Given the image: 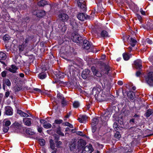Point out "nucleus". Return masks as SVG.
Here are the masks:
<instances>
[{"label":"nucleus","mask_w":153,"mask_h":153,"mask_svg":"<svg viewBox=\"0 0 153 153\" xmlns=\"http://www.w3.org/2000/svg\"><path fill=\"white\" fill-rule=\"evenodd\" d=\"M146 80L147 84L150 86H153V72H149L146 77Z\"/></svg>","instance_id":"nucleus-1"},{"label":"nucleus","mask_w":153,"mask_h":153,"mask_svg":"<svg viewBox=\"0 0 153 153\" xmlns=\"http://www.w3.org/2000/svg\"><path fill=\"white\" fill-rule=\"evenodd\" d=\"M77 17L78 19L81 21H84L85 20L87 19H92L93 17L92 16H88L84 13H79L77 14Z\"/></svg>","instance_id":"nucleus-2"},{"label":"nucleus","mask_w":153,"mask_h":153,"mask_svg":"<svg viewBox=\"0 0 153 153\" xmlns=\"http://www.w3.org/2000/svg\"><path fill=\"white\" fill-rule=\"evenodd\" d=\"M72 39L74 42L77 43H80L83 42L82 37L79 34L74 33H72Z\"/></svg>","instance_id":"nucleus-3"},{"label":"nucleus","mask_w":153,"mask_h":153,"mask_svg":"<svg viewBox=\"0 0 153 153\" xmlns=\"http://www.w3.org/2000/svg\"><path fill=\"white\" fill-rule=\"evenodd\" d=\"M77 4L79 7L81 9L82 12H85L86 10V5L83 0H76Z\"/></svg>","instance_id":"nucleus-4"},{"label":"nucleus","mask_w":153,"mask_h":153,"mask_svg":"<svg viewBox=\"0 0 153 153\" xmlns=\"http://www.w3.org/2000/svg\"><path fill=\"white\" fill-rule=\"evenodd\" d=\"M93 150L92 146L89 144L88 146H85L83 149L82 153H91Z\"/></svg>","instance_id":"nucleus-5"},{"label":"nucleus","mask_w":153,"mask_h":153,"mask_svg":"<svg viewBox=\"0 0 153 153\" xmlns=\"http://www.w3.org/2000/svg\"><path fill=\"white\" fill-rule=\"evenodd\" d=\"M90 71L88 69H85L83 71L82 74V78L84 79H85L87 78H88L90 75Z\"/></svg>","instance_id":"nucleus-6"},{"label":"nucleus","mask_w":153,"mask_h":153,"mask_svg":"<svg viewBox=\"0 0 153 153\" xmlns=\"http://www.w3.org/2000/svg\"><path fill=\"white\" fill-rule=\"evenodd\" d=\"M111 70V68L108 65L104 64V69L102 70V72L103 73L108 74L109 72Z\"/></svg>","instance_id":"nucleus-7"},{"label":"nucleus","mask_w":153,"mask_h":153,"mask_svg":"<svg viewBox=\"0 0 153 153\" xmlns=\"http://www.w3.org/2000/svg\"><path fill=\"white\" fill-rule=\"evenodd\" d=\"M134 67L136 69L140 70V69H141L142 67L141 61L140 59H137L134 61Z\"/></svg>","instance_id":"nucleus-8"},{"label":"nucleus","mask_w":153,"mask_h":153,"mask_svg":"<svg viewBox=\"0 0 153 153\" xmlns=\"http://www.w3.org/2000/svg\"><path fill=\"white\" fill-rule=\"evenodd\" d=\"M7 58L6 54L2 52H0V62L4 65L5 66L6 65L5 62L2 60H5Z\"/></svg>","instance_id":"nucleus-9"},{"label":"nucleus","mask_w":153,"mask_h":153,"mask_svg":"<svg viewBox=\"0 0 153 153\" xmlns=\"http://www.w3.org/2000/svg\"><path fill=\"white\" fill-rule=\"evenodd\" d=\"M58 17L60 20L63 21H67L69 18L68 16L65 13L60 14Z\"/></svg>","instance_id":"nucleus-10"},{"label":"nucleus","mask_w":153,"mask_h":153,"mask_svg":"<svg viewBox=\"0 0 153 153\" xmlns=\"http://www.w3.org/2000/svg\"><path fill=\"white\" fill-rule=\"evenodd\" d=\"M91 69L94 75L98 77H100L102 76L101 73H100L98 71L96 70L94 67H92L91 68Z\"/></svg>","instance_id":"nucleus-11"},{"label":"nucleus","mask_w":153,"mask_h":153,"mask_svg":"<svg viewBox=\"0 0 153 153\" xmlns=\"http://www.w3.org/2000/svg\"><path fill=\"white\" fill-rule=\"evenodd\" d=\"M91 47V45L89 42L86 40H84L83 41V47L86 50L89 49Z\"/></svg>","instance_id":"nucleus-12"},{"label":"nucleus","mask_w":153,"mask_h":153,"mask_svg":"<svg viewBox=\"0 0 153 153\" xmlns=\"http://www.w3.org/2000/svg\"><path fill=\"white\" fill-rule=\"evenodd\" d=\"M12 108L10 106H8L5 108V114L8 115H12L13 112Z\"/></svg>","instance_id":"nucleus-13"},{"label":"nucleus","mask_w":153,"mask_h":153,"mask_svg":"<svg viewBox=\"0 0 153 153\" xmlns=\"http://www.w3.org/2000/svg\"><path fill=\"white\" fill-rule=\"evenodd\" d=\"M85 145V141L82 139L80 140L78 142V146L79 149L82 148Z\"/></svg>","instance_id":"nucleus-14"},{"label":"nucleus","mask_w":153,"mask_h":153,"mask_svg":"<svg viewBox=\"0 0 153 153\" xmlns=\"http://www.w3.org/2000/svg\"><path fill=\"white\" fill-rule=\"evenodd\" d=\"M87 118L88 117L86 115H82L79 117L78 120L79 122L81 123H84L86 122Z\"/></svg>","instance_id":"nucleus-15"},{"label":"nucleus","mask_w":153,"mask_h":153,"mask_svg":"<svg viewBox=\"0 0 153 153\" xmlns=\"http://www.w3.org/2000/svg\"><path fill=\"white\" fill-rule=\"evenodd\" d=\"M32 119L30 118H28L24 119L23 121L25 123V125L27 126H30L31 124Z\"/></svg>","instance_id":"nucleus-16"},{"label":"nucleus","mask_w":153,"mask_h":153,"mask_svg":"<svg viewBox=\"0 0 153 153\" xmlns=\"http://www.w3.org/2000/svg\"><path fill=\"white\" fill-rule=\"evenodd\" d=\"M77 146V143L76 141H72L71 142V143L70 144L69 147L71 151H73L75 149Z\"/></svg>","instance_id":"nucleus-17"},{"label":"nucleus","mask_w":153,"mask_h":153,"mask_svg":"<svg viewBox=\"0 0 153 153\" xmlns=\"http://www.w3.org/2000/svg\"><path fill=\"white\" fill-rule=\"evenodd\" d=\"M98 97L102 101H106L108 99L107 95L104 92H102L101 95H98Z\"/></svg>","instance_id":"nucleus-18"},{"label":"nucleus","mask_w":153,"mask_h":153,"mask_svg":"<svg viewBox=\"0 0 153 153\" xmlns=\"http://www.w3.org/2000/svg\"><path fill=\"white\" fill-rule=\"evenodd\" d=\"M100 119V117H97V118H94L92 121V126H96V125L98 123L99 120Z\"/></svg>","instance_id":"nucleus-19"},{"label":"nucleus","mask_w":153,"mask_h":153,"mask_svg":"<svg viewBox=\"0 0 153 153\" xmlns=\"http://www.w3.org/2000/svg\"><path fill=\"white\" fill-rule=\"evenodd\" d=\"M17 67L15 65H11V68H9L8 69V70L12 73H15L16 72V70L18 69Z\"/></svg>","instance_id":"nucleus-20"},{"label":"nucleus","mask_w":153,"mask_h":153,"mask_svg":"<svg viewBox=\"0 0 153 153\" xmlns=\"http://www.w3.org/2000/svg\"><path fill=\"white\" fill-rule=\"evenodd\" d=\"M56 75L58 78H63L64 77V74L59 71H58L56 73Z\"/></svg>","instance_id":"nucleus-21"},{"label":"nucleus","mask_w":153,"mask_h":153,"mask_svg":"<svg viewBox=\"0 0 153 153\" xmlns=\"http://www.w3.org/2000/svg\"><path fill=\"white\" fill-rule=\"evenodd\" d=\"M48 4V2L44 0L40 1L38 3V5L40 7H43Z\"/></svg>","instance_id":"nucleus-22"},{"label":"nucleus","mask_w":153,"mask_h":153,"mask_svg":"<svg viewBox=\"0 0 153 153\" xmlns=\"http://www.w3.org/2000/svg\"><path fill=\"white\" fill-rule=\"evenodd\" d=\"M63 121L62 120L57 119L55 120L54 123H53V128H55L56 127V124H59L62 123Z\"/></svg>","instance_id":"nucleus-23"},{"label":"nucleus","mask_w":153,"mask_h":153,"mask_svg":"<svg viewBox=\"0 0 153 153\" xmlns=\"http://www.w3.org/2000/svg\"><path fill=\"white\" fill-rule=\"evenodd\" d=\"M12 126L14 128L19 129H20L22 127L21 124L17 122H15L13 124Z\"/></svg>","instance_id":"nucleus-24"},{"label":"nucleus","mask_w":153,"mask_h":153,"mask_svg":"<svg viewBox=\"0 0 153 153\" xmlns=\"http://www.w3.org/2000/svg\"><path fill=\"white\" fill-rule=\"evenodd\" d=\"M17 113L20 114L21 116L24 117H28L29 115L27 114L22 111L21 110H18L17 111Z\"/></svg>","instance_id":"nucleus-25"},{"label":"nucleus","mask_w":153,"mask_h":153,"mask_svg":"<svg viewBox=\"0 0 153 153\" xmlns=\"http://www.w3.org/2000/svg\"><path fill=\"white\" fill-rule=\"evenodd\" d=\"M57 101L58 102V103H59L60 101L63 100H64V99H65V98L62 96V94L60 93H58L57 94Z\"/></svg>","instance_id":"nucleus-26"},{"label":"nucleus","mask_w":153,"mask_h":153,"mask_svg":"<svg viewBox=\"0 0 153 153\" xmlns=\"http://www.w3.org/2000/svg\"><path fill=\"white\" fill-rule=\"evenodd\" d=\"M3 83L6 85L8 86H10L11 85V83L10 80L7 79H5L2 80Z\"/></svg>","instance_id":"nucleus-27"},{"label":"nucleus","mask_w":153,"mask_h":153,"mask_svg":"<svg viewBox=\"0 0 153 153\" xmlns=\"http://www.w3.org/2000/svg\"><path fill=\"white\" fill-rule=\"evenodd\" d=\"M146 117H149L150 115H153V110L149 109L147 110L145 114Z\"/></svg>","instance_id":"nucleus-28"},{"label":"nucleus","mask_w":153,"mask_h":153,"mask_svg":"<svg viewBox=\"0 0 153 153\" xmlns=\"http://www.w3.org/2000/svg\"><path fill=\"white\" fill-rule=\"evenodd\" d=\"M100 34L101 36L103 38L108 37L109 36L108 33L106 31L104 30H102L101 31Z\"/></svg>","instance_id":"nucleus-29"},{"label":"nucleus","mask_w":153,"mask_h":153,"mask_svg":"<svg viewBox=\"0 0 153 153\" xmlns=\"http://www.w3.org/2000/svg\"><path fill=\"white\" fill-rule=\"evenodd\" d=\"M56 133L59 135L63 136H64V134L62 133L61 131V128L59 126H58L56 128Z\"/></svg>","instance_id":"nucleus-30"},{"label":"nucleus","mask_w":153,"mask_h":153,"mask_svg":"<svg viewBox=\"0 0 153 153\" xmlns=\"http://www.w3.org/2000/svg\"><path fill=\"white\" fill-rule=\"evenodd\" d=\"M26 132L27 134L29 135H32L35 134V132L32 131V130L30 128L26 129Z\"/></svg>","instance_id":"nucleus-31"},{"label":"nucleus","mask_w":153,"mask_h":153,"mask_svg":"<svg viewBox=\"0 0 153 153\" xmlns=\"http://www.w3.org/2000/svg\"><path fill=\"white\" fill-rule=\"evenodd\" d=\"M134 93L133 91H130L128 92L127 94V96L128 98H130L131 100H133L134 98Z\"/></svg>","instance_id":"nucleus-32"},{"label":"nucleus","mask_w":153,"mask_h":153,"mask_svg":"<svg viewBox=\"0 0 153 153\" xmlns=\"http://www.w3.org/2000/svg\"><path fill=\"white\" fill-rule=\"evenodd\" d=\"M45 15V12L44 11H39L38 13L37 17H42Z\"/></svg>","instance_id":"nucleus-33"},{"label":"nucleus","mask_w":153,"mask_h":153,"mask_svg":"<svg viewBox=\"0 0 153 153\" xmlns=\"http://www.w3.org/2000/svg\"><path fill=\"white\" fill-rule=\"evenodd\" d=\"M71 24L72 25L73 28H75L77 27V24L76 23V21L74 20L73 19L71 21Z\"/></svg>","instance_id":"nucleus-34"},{"label":"nucleus","mask_w":153,"mask_h":153,"mask_svg":"<svg viewBox=\"0 0 153 153\" xmlns=\"http://www.w3.org/2000/svg\"><path fill=\"white\" fill-rule=\"evenodd\" d=\"M99 89L97 88H94L92 90L93 94H95V95H97V96H98V94H99L100 91H99ZM99 90H100V89Z\"/></svg>","instance_id":"nucleus-35"},{"label":"nucleus","mask_w":153,"mask_h":153,"mask_svg":"<svg viewBox=\"0 0 153 153\" xmlns=\"http://www.w3.org/2000/svg\"><path fill=\"white\" fill-rule=\"evenodd\" d=\"M50 143V147L52 150H54L55 148V145L53 142V140L52 139H51L49 141Z\"/></svg>","instance_id":"nucleus-36"},{"label":"nucleus","mask_w":153,"mask_h":153,"mask_svg":"<svg viewBox=\"0 0 153 153\" xmlns=\"http://www.w3.org/2000/svg\"><path fill=\"white\" fill-rule=\"evenodd\" d=\"M67 101L65 100V98L60 102L61 103L62 106L63 107L67 105Z\"/></svg>","instance_id":"nucleus-37"},{"label":"nucleus","mask_w":153,"mask_h":153,"mask_svg":"<svg viewBox=\"0 0 153 153\" xmlns=\"http://www.w3.org/2000/svg\"><path fill=\"white\" fill-rule=\"evenodd\" d=\"M124 59L125 60H128L130 58V57L127 53H125L123 54Z\"/></svg>","instance_id":"nucleus-38"},{"label":"nucleus","mask_w":153,"mask_h":153,"mask_svg":"<svg viewBox=\"0 0 153 153\" xmlns=\"http://www.w3.org/2000/svg\"><path fill=\"white\" fill-rule=\"evenodd\" d=\"M10 39V37L9 35H5L3 37V40L7 42H8V41Z\"/></svg>","instance_id":"nucleus-39"},{"label":"nucleus","mask_w":153,"mask_h":153,"mask_svg":"<svg viewBox=\"0 0 153 153\" xmlns=\"http://www.w3.org/2000/svg\"><path fill=\"white\" fill-rule=\"evenodd\" d=\"M39 143L41 146H43L45 144V142L44 139H38Z\"/></svg>","instance_id":"nucleus-40"},{"label":"nucleus","mask_w":153,"mask_h":153,"mask_svg":"<svg viewBox=\"0 0 153 153\" xmlns=\"http://www.w3.org/2000/svg\"><path fill=\"white\" fill-rule=\"evenodd\" d=\"M55 142L57 147L60 148L62 147V142L61 141H55Z\"/></svg>","instance_id":"nucleus-41"},{"label":"nucleus","mask_w":153,"mask_h":153,"mask_svg":"<svg viewBox=\"0 0 153 153\" xmlns=\"http://www.w3.org/2000/svg\"><path fill=\"white\" fill-rule=\"evenodd\" d=\"M147 28L148 29H153V25L149 22H148L147 24Z\"/></svg>","instance_id":"nucleus-42"},{"label":"nucleus","mask_w":153,"mask_h":153,"mask_svg":"<svg viewBox=\"0 0 153 153\" xmlns=\"http://www.w3.org/2000/svg\"><path fill=\"white\" fill-rule=\"evenodd\" d=\"M9 129V127L3 125V130L4 133H7Z\"/></svg>","instance_id":"nucleus-43"},{"label":"nucleus","mask_w":153,"mask_h":153,"mask_svg":"<svg viewBox=\"0 0 153 153\" xmlns=\"http://www.w3.org/2000/svg\"><path fill=\"white\" fill-rule=\"evenodd\" d=\"M43 126L45 128H48L51 127V125L49 123H44Z\"/></svg>","instance_id":"nucleus-44"},{"label":"nucleus","mask_w":153,"mask_h":153,"mask_svg":"<svg viewBox=\"0 0 153 153\" xmlns=\"http://www.w3.org/2000/svg\"><path fill=\"white\" fill-rule=\"evenodd\" d=\"M73 105L74 108H77L79 106V103L78 101H75L73 103Z\"/></svg>","instance_id":"nucleus-45"},{"label":"nucleus","mask_w":153,"mask_h":153,"mask_svg":"<svg viewBox=\"0 0 153 153\" xmlns=\"http://www.w3.org/2000/svg\"><path fill=\"white\" fill-rule=\"evenodd\" d=\"M46 74H39V76L41 79H43L46 77Z\"/></svg>","instance_id":"nucleus-46"},{"label":"nucleus","mask_w":153,"mask_h":153,"mask_svg":"<svg viewBox=\"0 0 153 153\" xmlns=\"http://www.w3.org/2000/svg\"><path fill=\"white\" fill-rule=\"evenodd\" d=\"M131 42H132V43L131 44V46L133 47H134L137 42L136 41L135 39L132 38H131Z\"/></svg>","instance_id":"nucleus-47"},{"label":"nucleus","mask_w":153,"mask_h":153,"mask_svg":"<svg viewBox=\"0 0 153 153\" xmlns=\"http://www.w3.org/2000/svg\"><path fill=\"white\" fill-rule=\"evenodd\" d=\"M114 137L115 138L119 139L121 137V135L119 132H117L115 134Z\"/></svg>","instance_id":"nucleus-48"},{"label":"nucleus","mask_w":153,"mask_h":153,"mask_svg":"<svg viewBox=\"0 0 153 153\" xmlns=\"http://www.w3.org/2000/svg\"><path fill=\"white\" fill-rule=\"evenodd\" d=\"M11 122L9 120L6 121L5 122V123L4 124H3V125H4L6 126H8L10 125Z\"/></svg>","instance_id":"nucleus-49"},{"label":"nucleus","mask_w":153,"mask_h":153,"mask_svg":"<svg viewBox=\"0 0 153 153\" xmlns=\"http://www.w3.org/2000/svg\"><path fill=\"white\" fill-rule=\"evenodd\" d=\"M65 126H68L71 128H73V126L71 124H70V123H69L68 122H66L65 123Z\"/></svg>","instance_id":"nucleus-50"},{"label":"nucleus","mask_w":153,"mask_h":153,"mask_svg":"<svg viewBox=\"0 0 153 153\" xmlns=\"http://www.w3.org/2000/svg\"><path fill=\"white\" fill-rule=\"evenodd\" d=\"M24 48V45H20L19 46V50L20 51H23Z\"/></svg>","instance_id":"nucleus-51"},{"label":"nucleus","mask_w":153,"mask_h":153,"mask_svg":"<svg viewBox=\"0 0 153 153\" xmlns=\"http://www.w3.org/2000/svg\"><path fill=\"white\" fill-rule=\"evenodd\" d=\"M97 130V127L96 126H92V131L93 133H94Z\"/></svg>","instance_id":"nucleus-52"},{"label":"nucleus","mask_w":153,"mask_h":153,"mask_svg":"<svg viewBox=\"0 0 153 153\" xmlns=\"http://www.w3.org/2000/svg\"><path fill=\"white\" fill-rule=\"evenodd\" d=\"M141 69H140H140H139V71H137L136 72V75L137 76H139L141 74V72L142 71Z\"/></svg>","instance_id":"nucleus-53"},{"label":"nucleus","mask_w":153,"mask_h":153,"mask_svg":"<svg viewBox=\"0 0 153 153\" xmlns=\"http://www.w3.org/2000/svg\"><path fill=\"white\" fill-rule=\"evenodd\" d=\"M55 141H58L59 139V137L57 134H55L54 135Z\"/></svg>","instance_id":"nucleus-54"},{"label":"nucleus","mask_w":153,"mask_h":153,"mask_svg":"<svg viewBox=\"0 0 153 153\" xmlns=\"http://www.w3.org/2000/svg\"><path fill=\"white\" fill-rule=\"evenodd\" d=\"M10 94V92L8 91V90H7V91L5 93L4 97L5 98L8 97Z\"/></svg>","instance_id":"nucleus-55"},{"label":"nucleus","mask_w":153,"mask_h":153,"mask_svg":"<svg viewBox=\"0 0 153 153\" xmlns=\"http://www.w3.org/2000/svg\"><path fill=\"white\" fill-rule=\"evenodd\" d=\"M22 89L21 87L17 86L15 87V91L16 92L19 91Z\"/></svg>","instance_id":"nucleus-56"},{"label":"nucleus","mask_w":153,"mask_h":153,"mask_svg":"<svg viewBox=\"0 0 153 153\" xmlns=\"http://www.w3.org/2000/svg\"><path fill=\"white\" fill-rule=\"evenodd\" d=\"M123 113L125 116L128 115L130 113L129 111L127 110H125L123 111Z\"/></svg>","instance_id":"nucleus-57"},{"label":"nucleus","mask_w":153,"mask_h":153,"mask_svg":"<svg viewBox=\"0 0 153 153\" xmlns=\"http://www.w3.org/2000/svg\"><path fill=\"white\" fill-rule=\"evenodd\" d=\"M6 29L4 27L1 28L0 29V32L1 33H4L6 32Z\"/></svg>","instance_id":"nucleus-58"},{"label":"nucleus","mask_w":153,"mask_h":153,"mask_svg":"<svg viewBox=\"0 0 153 153\" xmlns=\"http://www.w3.org/2000/svg\"><path fill=\"white\" fill-rule=\"evenodd\" d=\"M38 12L39 10H33V11L32 12V13L33 15H36L37 17L38 13Z\"/></svg>","instance_id":"nucleus-59"},{"label":"nucleus","mask_w":153,"mask_h":153,"mask_svg":"<svg viewBox=\"0 0 153 153\" xmlns=\"http://www.w3.org/2000/svg\"><path fill=\"white\" fill-rule=\"evenodd\" d=\"M7 72L6 71H3L1 74L2 77H5L6 76Z\"/></svg>","instance_id":"nucleus-60"},{"label":"nucleus","mask_w":153,"mask_h":153,"mask_svg":"<svg viewBox=\"0 0 153 153\" xmlns=\"http://www.w3.org/2000/svg\"><path fill=\"white\" fill-rule=\"evenodd\" d=\"M76 134H77L81 136H83L84 135L82 131H78L76 133Z\"/></svg>","instance_id":"nucleus-61"},{"label":"nucleus","mask_w":153,"mask_h":153,"mask_svg":"<svg viewBox=\"0 0 153 153\" xmlns=\"http://www.w3.org/2000/svg\"><path fill=\"white\" fill-rule=\"evenodd\" d=\"M95 137H96V138L97 139H99V138H100L102 136V135H95Z\"/></svg>","instance_id":"nucleus-62"},{"label":"nucleus","mask_w":153,"mask_h":153,"mask_svg":"<svg viewBox=\"0 0 153 153\" xmlns=\"http://www.w3.org/2000/svg\"><path fill=\"white\" fill-rule=\"evenodd\" d=\"M147 41L148 43L150 44H152V41L151 40L149 39H147Z\"/></svg>","instance_id":"nucleus-63"},{"label":"nucleus","mask_w":153,"mask_h":153,"mask_svg":"<svg viewBox=\"0 0 153 153\" xmlns=\"http://www.w3.org/2000/svg\"><path fill=\"white\" fill-rule=\"evenodd\" d=\"M137 17L138 18V19H139V20L140 21H141V20L142 19V17H141V16L139 14H137Z\"/></svg>","instance_id":"nucleus-64"}]
</instances>
